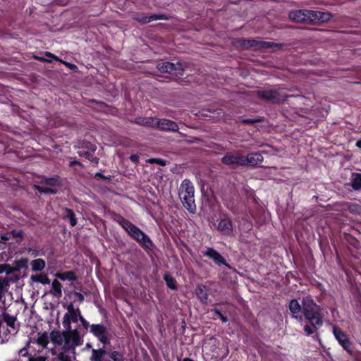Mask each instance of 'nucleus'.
Instances as JSON below:
<instances>
[{
	"label": "nucleus",
	"mask_w": 361,
	"mask_h": 361,
	"mask_svg": "<svg viewBox=\"0 0 361 361\" xmlns=\"http://www.w3.org/2000/svg\"><path fill=\"white\" fill-rule=\"evenodd\" d=\"M27 251L33 257H36L39 255V252L38 250H34L32 248H29Z\"/></svg>",
	"instance_id": "obj_41"
},
{
	"label": "nucleus",
	"mask_w": 361,
	"mask_h": 361,
	"mask_svg": "<svg viewBox=\"0 0 361 361\" xmlns=\"http://www.w3.org/2000/svg\"><path fill=\"white\" fill-rule=\"evenodd\" d=\"M111 360H105V361H124L123 356L118 351H113L109 354Z\"/></svg>",
	"instance_id": "obj_30"
},
{
	"label": "nucleus",
	"mask_w": 361,
	"mask_h": 361,
	"mask_svg": "<svg viewBox=\"0 0 361 361\" xmlns=\"http://www.w3.org/2000/svg\"><path fill=\"white\" fill-rule=\"evenodd\" d=\"M32 279L33 281H43V276H32Z\"/></svg>",
	"instance_id": "obj_46"
},
{
	"label": "nucleus",
	"mask_w": 361,
	"mask_h": 361,
	"mask_svg": "<svg viewBox=\"0 0 361 361\" xmlns=\"http://www.w3.org/2000/svg\"><path fill=\"white\" fill-rule=\"evenodd\" d=\"M213 311H214V314L216 315H217L218 317H219L220 314H221V312L218 309H214V310H213Z\"/></svg>",
	"instance_id": "obj_50"
},
{
	"label": "nucleus",
	"mask_w": 361,
	"mask_h": 361,
	"mask_svg": "<svg viewBox=\"0 0 361 361\" xmlns=\"http://www.w3.org/2000/svg\"><path fill=\"white\" fill-rule=\"evenodd\" d=\"M218 231L226 235H231L233 233V224L231 219L224 218L219 221L217 226Z\"/></svg>",
	"instance_id": "obj_15"
},
{
	"label": "nucleus",
	"mask_w": 361,
	"mask_h": 361,
	"mask_svg": "<svg viewBox=\"0 0 361 361\" xmlns=\"http://www.w3.org/2000/svg\"><path fill=\"white\" fill-rule=\"evenodd\" d=\"M356 146L359 148H361V140L357 141Z\"/></svg>",
	"instance_id": "obj_52"
},
{
	"label": "nucleus",
	"mask_w": 361,
	"mask_h": 361,
	"mask_svg": "<svg viewBox=\"0 0 361 361\" xmlns=\"http://www.w3.org/2000/svg\"><path fill=\"white\" fill-rule=\"evenodd\" d=\"M302 314L313 328L322 325L321 309L310 296L302 298Z\"/></svg>",
	"instance_id": "obj_4"
},
{
	"label": "nucleus",
	"mask_w": 361,
	"mask_h": 361,
	"mask_svg": "<svg viewBox=\"0 0 361 361\" xmlns=\"http://www.w3.org/2000/svg\"><path fill=\"white\" fill-rule=\"evenodd\" d=\"M49 339L51 340V337L50 336H48L47 332L38 333L37 337H34L30 339L29 343H27V345L32 343L37 344L38 345L41 346L42 349H44L47 347Z\"/></svg>",
	"instance_id": "obj_16"
},
{
	"label": "nucleus",
	"mask_w": 361,
	"mask_h": 361,
	"mask_svg": "<svg viewBox=\"0 0 361 361\" xmlns=\"http://www.w3.org/2000/svg\"><path fill=\"white\" fill-rule=\"evenodd\" d=\"M95 150V145L91 143H86L85 146L82 147L80 151H78V154L79 156L83 157L85 159L97 164H98L99 159L94 157Z\"/></svg>",
	"instance_id": "obj_11"
},
{
	"label": "nucleus",
	"mask_w": 361,
	"mask_h": 361,
	"mask_svg": "<svg viewBox=\"0 0 361 361\" xmlns=\"http://www.w3.org/2000/svg\"><path fill=\"white\" fill-rule=\"evenodd\" d=\"M79 320L80 321L82 325L84 326L85 329H87L89 326V323L84 319L82 315H80Z\"/></svg>",
	"instance_id": "obj_39"
},
{
	"label": "nucleus",
	"mask_w": 361,
	"mask_h": 361,
	"mask_svg": "<svg viewBox=\"0 0 361 361\" xmlns=\"http://www.w3.org/2000/svg\"><path fill=\"white\" fill-rule=\"evenodd\" d=\"M130 159L134 162V163H137L138 162V160H139V156L137 155V154H132L130 155Z\"/></svg>",
	"instance_id": "obj_43"
},
{
	"label": "nucleus",
	"mask_w": 361,
	"mask_h": 361,
	"mask_svg": "<svg viewBox=\"0 0 361 361\" xmlns=\"http://www.w3.org/2000/svg\"><path fill=\"white\" fill-rule=\"evenodd\" d=\"M156 128L163 131L177 132L179 129L176 123L169 119L157 118Z\"/></svg>",
	"instance_id": "obj_12"
},
{
	"label": "nucleus",
	"mask_w": 361,
	"mask_h": 361,
	"mask_svg": "<svg viewBox=\"0 0 361 361\" xmlns=\"http://www.w3.org/2000/svg\"><path fill=\"white\" fill-rule=\"evenodd\" d=\"M8 285V280L6 278H0V291L4 288V286Z\"/></svg>",
	"instance_id": "obj_38"
},
{
	"label": "nucleus",
	"mask_w": 361,
	"mask_h": 361,
	"mask_svg": "<svg viewBox=\"0 0 361 361\" xmlns=\"http://www.w3.org/2000/svg\"><path fill=\"white\" fill-rule=\"evenodd\" d=\"M19 356L20 357H27V355H28V350L27 348V347H24L23 348H21L20 350H19Z\"/></svg>",
	"instance_id": "obj_35"
},
{
	"label": "nucleus",
	"mask_w": 361,
	"mask_h": 361,
	"mask_svg": "<svg viewBox=\"0 0 361 361\" xmlns=\"http://www.w3.org/2000/svg\"><path fill=\"white\" fill-rule=\"evenodd\" d=\"M31 269L33 271H39L44 269L46 263L42 259H37L31 262Z\"/></svg>",
	"instance_id": "obj_25"
},
{
	"label": "nucleus",
	"mask_w": 361,
	"mask_h": 361,
	"mask_svg": "<svg viewBox=\"0 0 361 361\" xmlns=\"http://www.w3.org/2000/svg\"><path fill=\"white\" fill-rule=\"evenodd\" d=\"M137 22L145 24L151 21L157 20H166L167 18L164 15H152L150 16H137L134 18Z\"/></svg>",
	"instance_id": "obj_19"
},
{
	"label": "nucleus",
	"mask_w": 361,
	"mask_h": 361,
	"mask_svg": "<svg viewBox=\"0 0 361 361\" xmlns=\"http://www.w3.org/2000/svg\"><path fill=\"white\" fill-rule=\"evenodd\" d=\"M194 193L195 188L192 182L184 179L180 185L178 195L183 207L192 214L196 211Z\"/></svg>",
	"instance_id": "obj_5"
},
{
	"label": "nucleus",
	"mask_w": 361,
	"mask_h": 361,
	"mask_svg": "<svg viewBox=\"0 0 361 361\" xmlns=\"http://www.w3.org/2000/svg\"><path fill=\"white\" fill-rule=\"evenodd\" d=\"M18 361H22L21 360H19Z\"/></svg>",
	"instance_id": "obj_57"
},
{
	"label": "nucleus",
	"mask_w": 361,
	"mask_h": 361,
	"mask_svg": "<svg viewBox=\"0 0 361 361\" xmlns=\"http://www.w3.org/2000/svg\"><path fill=\"white\" fill-rule=\"evenodd\" d=\"M56 276L63 281L68 280V281H75L77 279L75 273L73 271H68L63 273H58Z\"/></svg>",
	"instance_id": "obj_26"
},
{
	"label": "nucleus",
	"mask_w": 361,
	"mask_h": 361,
	"mask_svg": "<svg viewBox=\"0 0 361 361\" xmlns=\"http://www.w3.org/2000/svg\"><path fill=\"white\" fill-rule=\"evenodd\" d=\"M63 210V219H69L71 226L73 227L75 226L77 224V219L73 210L68 208H64Z\"/></svg>",
	"instance_id": "obj_23"
},
{
	"label": "nucleus",
	"mask_w": 361,
	"mask_h": 361,
	"mask_svg": "<svg viewBox=\"0 0 361 361\" xmlns=\"http://www.w3.org/2000/svg\"><path fill=\"white\" fill-rule=\"evenodd\" d=\"M304 331L307 334V336H310L311 334H312L314 331V329L312 327H310L307 325H305L304 326Z\"/></svg>",
	"instance_id": "obj_37"
},
{
	"label": "nucleus",
	"mask_w": 361,
	"mask_h": 361,
	"mask_svg": "<svg viewBox=\"0 0 361 361\" xmlns=\"http://www.w3.org/2000/svg\"><path fill=\"white\" fill-rule=\"evenodd\" d=\"M164 279L169 288L172 290L176 289V281L171 275L168 274H165Z\"/></svg>",
	"instance_id": "obj_29"
},
{
	"label": "nucleus",
	"mask_w": 361,
	"mask_h": 361,
	"mask_svg": "<svg viewBox=\"0 0 361 361\" xmlns=\"http://www.w3.org/2000/svg\"><path fill=\"white\" fill-rule=\"evenodd\" d=\"M86 348H91V345L90 343H87L86 344Z\"/></svg>",
	"instance_id": "obj_56"
},
{
	"label": "nucleus",
	"mask_w": 361,
	"mask_h": 361,
	"mask_svg": "<svg viewBox=\"0 0 361 361\" xmlns=\"http://www.w3.org/2000/svg\"><path fill=\"white\" fill-rule=\"evenodd\" d=\"M183 361H193V360H192V359H190V358H188V357H187V358H184V359L183 360Z\"/></svg>",
	"instance_id": "obj_55"
},
{
	"label": "nucleus",
	"mask_w": 361,
	"mask_h": 361,
	"mask_svg": "<svg viewBox=\"0 0 361 361\" xmlns=\"http://www.w3.org/2000/svg\"><path fill=\"white\" fill-rule=\"evenodd\" d=\"M221 162L226 165L245 166L244 156L239 152H228L221 158Z\"/></svg>",
	"instance_id": "obj_8"
},
{
	"label": "nucleus",
	"mask_w": 361,
	"mask_h": 361,
	"mask_svg": "<svg viewBox=\"0 0 361 361\" xmlns=\"http://www.w3.org/2000/svg\"><path fill=\"white\" fill-rule=\"evenodd\" d=\"M90 331L99 338V340L106 343L108 342L107 331L106 327L102 324H92L90 326Z\"/></svg>",
	"instance_id": "obj_13"
},
{
	"label": "nucleus",
	"mask_w": 361,
	"mask_h": 361,
	"mask_svg": "<svg viewBox=\"0 0 361 361\" xmlns=\"http://www.w3.org/2000/svg\"><path fill=\"white\" fill-rule=\"evenodd\" d=\"M202 254L204 256L212 259L216 264L226 265L224 257L216 250L212 247H208L205 251L202 252Z\"/></svg>",
	"instance_id": "obj_17"
},
{
	"label": "nucleus",
	"mask_w": 361,
	"mask_h": 361,
	"mask_svg": "<svg viewBox=\"0 0 361 361\" xmlns=\"http://www.w3.org/2000/svg\"><path fill=\"white\" fill-rule=\"evenodd\" d=\"M157 118L153 117H147V118H139L136 120V123L156 128Z\"/></svg>",
	"instance_id": "obj_21"
},
{
	"label": "nucleus",
	"mask_w": 361,
	"mask_h": 361,
	"mask_svg": "<svg viewBox=\"0 0 361 361\" xmlns=\"http://www.w3.org/2000/svg\"><path fill=\"white\" fill-rule=\"evenodd\" d=\"M36 59L39 60V61H47V62H51L50 60H48V59H46L43 57H39V56H36L35 57Z\"/></svg>",
	"instance_id": "obj_49"
},
{
	"label": "nucleus",
	"mask_w": 361,
	"mask_h": 361,
	"mask_svg": "<svg viewBox=\"0 0 361 361\" xmlns=\"http://www.w3.org/2000/svg\"><path fill=\"white\" fill-rule=\"evenodd\" d=\"M95 176H98V177H102V178H103V176H102V174L101 173H97L95 174Z\"/></svg>",
	"instance_id": "obj_54"
},
{
	"label": "nucleus",
	"mask_w": 361,
	"mask_h": 361,
	"mask_svg": "<svg viewBox=\"0 0 361 361\" xmlns=\"http://www.w3.org/2000/svg\"><path fill=\"white\" fill-rule=\"evenodd\" d=\"M35 188L40 192V193H51V194H56V190L48 187H44V186H39V185H35Z\"/></svg>",
	"instance_id": "obj_31"
},
{
	"label": "nucleus",
	"mask_w": 361,
	"mask_h": 361,
	"mask_svg": "<svg viewBox=\"0 0 361 361\" xmlns=\"http://www.w3.org/2000/svg\"><path fill=\"white\" fill-rule=\"evenodd\" d=\"M9 236L8 235V233H5V234H3L0 236V239L4 240V241H6V240H9Z\"/></svg>",
	"instance_id": "obj_45"
},
{
	"label": "nucleus",
	"mask_w": 361,
	"mask_h": 361,
	"mask_svg": "<svg viewBox=\"0 0 361 361\" xmlns=\"http://www.w3.org/2000/svg\"><path fill=\"white\" fill-rule=\"evenodd\" d=\"M105 350L103 349L92 350V355L90 357L91 361H102V357L105 355Z\"/></svg>",
	"instance_id": "obj_28"
},
{
	"label": "nucleus",
	"mask_w": 361,
	"mask_h": 361,
	"mask_svg": "<svg viewBox=\"0 0 361 361\" xmlns=\"http://www.w3.org/2000/svg\"><path fill=\"white\" fill-rule=\"evenodd\" d=\"M219 318H220V319H221L223 322H224V323H226V322L228 321V319H227V317H225V316H224L222 314H220V316H219Z\"/></svg>",
	"instance_id": "obj_48"
},
{
	"label": "nucleus",
	"mask_w": 361,
	"mask_h": 361,
	"mask_svg": "<svg viewBox=\"0 0 361 361\" xmlns=\"http://www.w3.org/2000/svg\"><path fill=\"white\" fill-rule=\"evenodd\" d=\"M74 164H78V165H81L80 162L78 161H73L70 163V166H73Z\"/></svg>",
	"instance_id": "obj_51"
},
{
	"label": "nucleus",
	"mask_w": 361,
	"mask_h": 361,
	"mask_svg": "<svg viewBox=\"0 0 361 361\" xmlns=\"http://www.w3.org/2000/svg\"><path fill=\"white\" fill-rule=\"evenodd\" d=\"M244 159L245 166L250 165L254 167L259 166L264 161L262 155L257 152L248 154L246 157H244Z\"/></svg>",
	"instance_id": "obj_14"
},
{
	"label": "nucleus",
	"mask_w": 361,
	"mask_h": 361,
	"mask_svg": "<svg viewBox=\"0 0 361 361\" xmlns=\"http://www.w3.org/2000/svg\"><path fill=\"white\" fill-rule=\"evenodd\" d=\"M113 219L128 233L130 237L137 241L143 247L146 249H152L153 247L152 240L149 236L137 226L133 224L130 221L118 214H114Z\"/></svg>",
	"instance_id": "obj_3"
},
{
	"label": "nucleus",
	"mask_w": 361,
	"mask_h": 361,
	"mask_svg": "<svg viewBox=\"0 0 361 361\" xmlns=\"http://www.w3.org/2000/svg\"><path fill=\"white\" fill-rule=\"evenodd\" d=\"M195 294L202 303H207L209 298L208 290L204 285H198L195 289Z\"/></svg>",
	"instance_id": "obj_20"
},
{
	"label": "nucleus",
	"mask_w": 361,
	"mask_h": 361,
	"mask_svg": "<svg viewBox=\"0 0 361 361\" xmlns=\"http://www.w3.org/2000/svg\"><path fill=\"white\" fill-rule=\"evenodd\" d=\"M185 66L181 63H173L162 62L157 64V68L161 73H169L176 76L183 75Z\"/></svg>",
	"instance_id": "obj_7"
},
{
	"label": "nucleus",
	"mask_w": 361,
	"mask_h": 361,
	"mask_svg": "<svg viewBox=\"0 0 361 361\" xmlns=\"http://www.w3.org/2000/svg\"><path fill=\"white\" fill-rule=\"evenodd\" d=\"M351 186L355 190H361V173L352 174Z\"/></svg>",
	"instance_id": "obj_27"
},
{
	"label": "nucleus",
	"mask_w": 361,
	"mask_h": 361,
	"mask_svg": "<svg viewBox=\"0 0 361 361\" xmlns=\"http://www.w3.org/2000/svg\"><path fill=\"white\" fill-rule=\"evenodd\" d=\"M242 45L245 48L254 47L255 49L274 48L281 47L279 44L274 42L257 41L254 39H245L243 41Z\"/></svg>",
	"instance_id": "obj_10"
},
{
	"label": "nucleus",
	"mask_w": 361,
	"mask_h": 361,
	"mask_svg": "<svg viewBox=\"0 0 361 361\" xmlns=\"http://www.w3.org/2000/svg\"><path fill=\"white\" fill-rule=\"evenodd\" d=\"M150 164H157L160 166H165L166 165V161L161 159H157V158H152L148 159L147 161Z\"/></svg>",
	"instance_id": "obj_34"
},
{
	"label": "nucleus",
	"mask_w": 361,
	"mask_h": 361,
	"mask_svg": "<svg viewBox=\"0 0 361 361\" xmlns=\"http://www.w3.org/2000/svg\"><path fill=\"white\" fill-rule=\"evenodd\" d=\"M288 307L293 318L299 321L302 320V317L300 314V312H302V304L300 305L297 300L293 299L290 301Z\"/></svg>",
	"instance_id": "obj_18"
},
{
	"label": "nucleus",
	"mask_w": 361,
	"mask_h": 361,
	"mask_svg": "<svg viewBox=\"0 0 361 361\" xmlns=\"http://www.w3.org/2000/svg\"><path fill=\"white\" fill-rule=\"evenodd\" d=\"M262 120L261 118H257V119H243L242 121V122L243 123H247V124H252L254 123H256V122H261Z\"/></svg>",
	"instance_id": "obj_36"
},
{
	"label": "nucleus",
	"mask_w": 361,
	"mask_h": 361,
	"mask_svg": "<svg viewBox=\"0 0 361 361\" xmlns=\"http://www.w3.org/2000/svg\"><path fill=\"white\" fill-rule=\"evenodd\" d=\"M39 282L44 284L49 283V279L47 276H43V281H39Z\"/></svg>",
	"instance_id": "obj_47"
},
{
	"label": "nucleus",
	"mask_w": 361,
	"mask_h": 361,
	"mask_svg": "<svg viewBox=\"0 0 361 361\" xmlns=\"http://www.w3.org/2000/svg\"><path fill=\"white\" fill-rule=\"evenodd\" d=\"M75 297H77V299L80 302H82L85 300L84 296L82 294L78 293V292H74L73 293Z\"/></svg>",
	"instance_id": "obj_40"
},
{
	"label": "nucleus",
	"mask_w": 361,
	"mask_h": 361,
	"mask_svg": "<svg viewBox=\"0 0 361 361\" xmlns=\"http://www.w3.org/2000/svg\"><path fill=\"white\" fill-rule=\"evenodd\" d=\"M10 233L13 238H19V240H17L18 243L20 242L24 236V233L20 230V231L13 230L11 231Z\"/></svg>",
	"instance_id": "obj_33"
},
{
	"label": "nucleus",
	"mask_w": 361,
	"mask_h": 361,
	"mask_svg": "<svg viewBox=\"0 0 361 361\" xmlns=\"http://www.w3.org/2000/svg\"><path fill=\"white\" fill-rule=\"evenodd\" d=\"M51 293L57 298H60L62 295V286L56 279H54L51 283Z\"/></svg>",
	"instance_id": "obj_24"
},
{
	"label": "nucleus",
	"mask_w": 361,
	"mask_h": 361,
	"mask_svg": "<svg viewBox=\"0 0 361 361\" xmlns=\"http://www.w3.org/2000/svg\"><path fill=\"white\" fill-rule=\"evenodd\" d=\"M288 17L295 23L315 25L329 21L331 14L328 12L300 9L290 11Z\"/></svg>",
	"instance_id": "obj_2"
},
{
	"label": "nucleus",
	"mask_w": 361,
	"mask_h": 361,
	"mask_svg": "<svg viewBox=\"0 0 361 361\" xmlns=\"http://www.w3.org/2000/svg\"><path fill=\"white\" fill-rule=\"evenodd\" d=\"M44 55L46 56H48V57H50V58H52L54 59H55L56 61H62L61 60H60L59 59V57H57L56 56L54 55L53 54H51V52L49 51H46Z\"/></svg>",
	"instance_id": "obj_42"
},
{
	"label": "nucleus",
	"mask_w": 361,
	"mask_h": 361,
	"mask_svg": "<svg viewBox=\"0 0 361 361\" xmlns=\"http://www.w3.org/2000/svg\"><path fill=\"white\" fill-rule=\"evenodd\" d=\"M66 66H68L69 68L73 70V69H75L77 68V66L75 65V64H73V63H68V62H64V61H62Z\"/></svg>",
	"instance_id": "obj_44"
},
{
	"label": "nucleus",
	"mask_w": 361,
	"mask_h": 361,
	"mask_svg": "<svg viewBox=\"0 0 361 361\" xmlns=\"http://www.w3.org/2000/svg\"><path fill=\"white\" fill-rule=\"evenodd\" d=\"M5 266H6V265H4V264H1V265H0V274H1V272H3V271H4V270H3V268H4Z\"/></svg>",
	"instance_id": "obj_53"
},
{
	"label": "nucleus",
	"mask_w": 361,
	"mask_h": 361,
	"mask_svg": "<svg viewBox=\"0 0 361 361\" xmlns=\"http://www.w3.org/2000/svg\"><path fill=\"white\" fill-rule=\"evenodd\" d=\"M68 312L63 317L62 324L66 331H52L50 333L51 341L59 348L57 360L59 361H74L75 360V348L83 343L82 336L77 329H72L71 322H78L80 311L75 309L73 304L67 307Z\"/></svg>",
	"instance_id": "obj_1"
},
{
	"label": "nucleus",
	"mask_w": 361,
	"mask_h": 361,
	"mask_svg": "<svg viewBox=\"0 0 361 361\" xmlns=\"http://www.w3.org/2000/svg\"><path fill=\"white\" fill-rule=\"evenodd\" d=\"M333 333L342 347L348 353L351 352V343L347 335L339 328L334 326Z\"/></svg>",
	"instance_id": "obj_9"
},
{
	"label": "nucleus",
	"mask_w": 361,
	"mask_h": 361,
	"mask_svg": "<svg viewBox=\"0 0 361 361\" xmlns=\"http://www.w3.org/2000/svg\"><path fill=\"white\" fill-rule=\"evenodd\" d=\"M42 183H44L46 185H50V186H55V185H59L60 182L57 178H45L42 181Z\"/></svg>",
	"instance_id": "obj_32"
},
{
	"label": "nucleus",
	"mask_w": 361,
	"mask_h": 361,
	"mask_svg": "<svg viewBox=\"0 0 361 361\" xmlns=\"http://www.w3.org/2000/svg\"><path fill=\"white\" fill-rule=\"evenodd\" d=\"M256 94L258 97L273 103L283 102L288 97L283 89L257 90Z\"/></svg>",
	"instance_id": "obj_6"
},
{
	"label": "nucleus",
	"mask_w": 361,
	"mask_h": 361,
	"mask_svg": "<svg viewBox=\"0 0 361 361\" xmlns=\"http://www.w3.org/2000/svg\"><path fill=\"white\" fill-rule=\"evenodd\" d=\"M4 321L6 322L8 326L12 328L14 331H16L18 329V324L16 322V317L12 315H10L8 313H4Z\"/></svg>",
	"instance_id": "obj_22"
}]
</instances>
